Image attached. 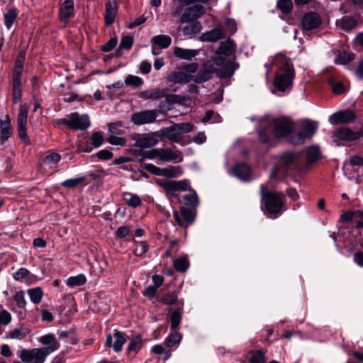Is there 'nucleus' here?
I'll return each instance as SVG.
<instances>
[{"label": "nucleus", "mask_w": 363, "mask_h": 363, "mask_svg": "<svg viewBox=\"0 0 363 363\" xmlns=\"http://www.w3.org/2000/svg\"><path fill=\"white\" fill-rule=\"evenodd\" d=\"M273 63L279 69L274 80V86L281 91L289 89L294 77V69L290 60L282 54H277L273 59Z\"/></svg>", "instance_id": "f257e3e1"}, {"label": "nucleus", "mask_w": 363, "mask_h": 363, "mask_svg": "<svg viewBox=\"0 0 363 363\" xmlns=\"http://www.w3.org/2000/svg\"><path fill=\"white\" fill-rule=\"evenodd\" d=\"M234 52V45L232 41L227 40L222 42L216 52V56L213 58L216 66L223 77H228L233 74L232 62L226 57L231 55Z\"/></svg>", "instance_id": "f03ea898"}, {"label": "nucleus", "mask_w": 363, "mask_h": 363, "mask_svg": "<svg viewBox=\"0 0 363 363\" xmlns=\"http://www.w3.org/2000/svg\"><path fill=\"white\" fill-rule=\"evenodd\" d=\"M260 194L267 213L275 216L281 213L284 206V196L282 193L268 191L264 186H262Z\"/></svg>", "instance_id": "7ed1b4c3"}, {"label": "nucleus", "mask_w": 363, "mask_h": 363, "mask_svg": "<svg viewBox=\"0 0 363 363\" xmlns=\"http://www.w3.org/2000/svg\"><path fill=\"white\" fill-rule=\"evenodd\" d=\"M318 123L306 119L301 122L298 133L291 136L289 141L294 145H299L303 143L306 138H311L315 133Z\"/></svg>", "instance_id": "20e7f679"}, {"label": "nucleus", "mask_w": 363, "mask_h": 363, "mask_svg": "<svg viewBox=\"0 0 363 363\" xmlns=\"http://www.w3.org/2000/svg\"><path fill=\"white\" fill-rule=\"evenodd\" d=\"M215 72H217L218 74L222 77L219 67L216 66L215 61L213 60L212 61H208L198 72L197 74L194 78V81L198 84L204 83L211 79Z\"/></svg>", "instance_id": "39448f33"}, {"label": "nucleus", "mask_w": 363, "mask_h": 363, "mask_svg": "<svg viewBox=\"0 0 363 363\" xmlns=\"http://www.w3.org/2000/svg\"><path fill=\"white\" fill-rule=\"evenodd\" d=\"M48 354L44 349L22 350L19 357L23 362L43 363Z\"/></svg>", "instance_id": "423d86ee"}, {"label": "nucleus", "mask_w": 363, "mask_h": 363, "mask_svg": "<svg viewBox=\"0 0 363 363\" xmlns=\"http://www.w3.org/2000/svg\"><path fill=\"white\" fill-rule=\"evenodd\" d=\"M294 128V124L289 118H277L274 121V135L275 138H283L291 133Z\"/></svg>", "instance_id": "0eeeda50"}, {"label": "nucleus", "mask_w": 363, "mask_h": 363, "mask_svg": "<svg viewBox=\"0 0 363 363\" xmlns=\"http://www.w3.org/2000/svg\"><path fill=\"white\" fill-rule=\"evenodd\" d=\"M28 112V106L23 104L20 106V113L18 117V133L20 138L26 143H29L27 135L26 123Z\"/></svg>", "instance_id": "6e6552de"}, {"label": "nucleus", "mask_w": 363, "mask_h": 363, "mask_svg": "<svg viewBox=\"0 0 363 363\" xmlns=\"http://www.w3.org/2000/svg\"><path fill=\"white\" fill-rule=\"evenodd\" d=\"M69 128L75 130H85L90 125L89 118L86 114L79 116L77 113H72L68 116Z\"/></svg>", "instance_id": "1a4fd4ad"}, {"label": "nucleus", "mask_w": 363, "mask_h": 363, "mask_svg": "<svg viewBox=\"0 0 363 363\" xmlns=\"http://www.w3.org/2000/svg\"><path fill=\"white\" fill-rule=\"evenodd\" d=\"M204 14V8L201 4H195L191 6L187 7L182 13L179 23H189L195 19L201 17Z\"/></svg>", "instance_id": "9d476101"}, {"label": "nucleus", "mask_w": 363, "mask_h": 363, "mask_svg": "<svg viewBox=\"0 0 363 363\" xmlns=\"http://www.w3.org/2000/svg\"><path fill=\"white\" fill-rule=\"evenodd\" d=\"M157 114L155 110H146L134 113L131 116L133 123L138 125L152 123L156 121Z\"/></svg>", "instance_id": "9b49d317"}, {"label": "nucleus", "mask_w": 363, "mask_h": 363, "mask_svg": "<svg viewBox=\"0 0 363 363\" xmlns=\"http://www.w3.org/2000/svg\"><path fill=\"white\" fill-rule=\"evenodd\" d=\"M333 137L335 142L338 140L352 142L359 138V133L347 127H342L335 129L333 133Z\"/></svg>", "instance_id": "f8f14e48"}, {"label": "nucleus", "mask_w": 363, "mask_h": 363, "mask_svg": "<svg viewBox=\"0 0 363 363\" xmlns=\"http://www.w3.org/2000/svg\"><path fill=\"white\" fill-rule=\"evenodd\" d=\"M125 342L126 339L123 333L115 330L113 337L110 334L106 336L105 345L108 347H113L116 352H118L122 350Z\"/></svg>", "instance_id": "ddd939ff"}, {"label": "nucleus", "mask_w": 363, "mask_h": 363, "mask_svg": "<svg viewBox=\"0 0 363 363\" xmlns=\"http://www.w3.org/2000/svg\"><path fill=\"white\" fill-rule=\"evenodd\" d=\"M180 216L177 211L173 212V216L175 220L181 227L186 228L189 225L193 223L194 220V214L191 209L183 207L181 208Z\"/></svg>", "instance_id": "4468645a"}, {"label": "nucleus", "mask_w": 363, "mask_h": 363, "mask_svg": "<svg viewBox=\"0 0 363 363\" xmlns=\"http://www.w3.org/2000/svg\"><path fill=\"white\" fill-rule=\"evenodd\" d=\"M157 137L161 138H167L172 143H179L183 140L182 135L180 134L174 125L161 129L160 130L155 132Z\"/></svg>", "instance_id": "2eb2a0df"}, {"label": "nucleus", "mask_w": 363, "mask_h": 363, "mask_svg": "<svg viewBox=\"0 0 363 363\" xmlns=\"http://www.w3.org/2000/svg\"><path fill=\"white\" fill-rule=\"evenodd\" d=\"M160 185L168 193L174 195L177 191H184L188 189L189 184L185 180L167 181L160 183Z\"/></svg>", "instance_id": "dca6fc26"}, {"label": "nucleus", "mask_w": 363, "mask_h": 363, "mask_svg": "<svg viewBox=\"0 0 363 363\" xmlns=\"http://www.w3.org/2000/svg\"><path fill=\"white\" fill-rule=\"evenodd\" d=\"M157 134L154 133L152 135H138L134 137L135 146L140 148H147L155 146L158 143V139L156 138Z\"/></svg>", "instance_id": "f3484780"}, {"label": "nucleus", "mask_w": 363, "mask_h": 363, "mask_svg": "<svg viewBox=\"0 0 363 363\" xmlns=\"http://www.w3.org/2000/svg\"><path fill=\"white\" fill-rule=\"evenodd\" d=\"M356 118L354 112L350 110L341 111L333 113L330 117V123L333 125L350 123Z\"/></svg>", "instance_id": "a211bd4d"}, {"label": "nucleus", "mask_w": 363, "mask_h": 363, "mask_svg": "<svg viewBox=\"0 0 363 363\" xmlns=\"http://www.w3.org/2000/svg\"><path fill=\"white\" fill-rule=\"evenodd\" d=\"M167 80L173 84L188 83L194 80L191 74L183 71L181 67L168 74Z\"/></svg>", "instance_id": "6ab92c4d"}, {"label": "nucleus", "mask_w": 363, "mask_h": 363, "mask_svg": "<svg viewBox=\"0 0 363 363\" xmlns=\"http://www.w3.org/2000/svg\"><path fill=\"white\" fill-rule=\"evenodd\" d=\"M322 21L320 16L315 12L306 13L302 18V26L305 30H313L319 27Z\"/></svg>", "instance_id": "aec40b11"}, {"label": "nucleus", "mask_w": 363, "mask_h": 363, "mask_svg": "<svg viewBox=\"0 0 363 363\" xmlns=\"http://www.w3.org/2000/svg\"><path fill=\"white\" fill-rule=\"evenodd\" d=\"M159 159L163 162L175 161L181 162L183 160L182 153L180 151H173L168 148L159 149Z\"/></svg>", "instance_id": "412c9836"}, {"label": "nucleus", "mask_w": 363, "mask_h": 363, "mask_svg": "<svg viewBox=\"0 0 363 363\" xmlns=\"http://www.w3.org/2000/svg\"><path fill=\"white\" fill-rule=\"evenodd\" d=\"M167 89H152L141 91L138 96L143 99L157 100L166 96Z\"/></svg>", "instance_id": "4be33fe9"}, {"label": "nucleus", "mask_w": 363, "mask_h": 363, "mask_svg": "<svg viewBox=\"0 0 363 363\" xmlns=\"http://www.w3.org/2000/svg\"><path fill=\"white\" fill-rule=\"evenodd\" d=\"M40 342L43 345H48L47 347H41V349H44L48 354L59 347V343L55 340V337L51 334L42 336L40 338Z\"/></svg>", "instance_id": "5701e85b"}, {"label": "nucleus", "mask_w": 363, "mask_h": 363, "mask_svg": "<svg viewBox=\"0 0 363 363\" xmlns=\"http://www.w3.org/2000/svg\"><path fill=\"white\" fill-rule=\"evenodd\" d=\"M74 14V2L72 0H65L60 9V17L61 21L67 22Z\"/></svg>", "instance_id": "b1692460"}, {"label": "nucleus", "mask_w": 363, "mask_h": 363, "mask_svg": "<svg viewBox=\"0 0 363 363\" xmlns=\"http://www.w3.org/2000/svg\"><path fill=\"white\" fill-rule=\"evenodd\" d=\"M117 14V5L115 1H108L106 4L104 15L105 23L106 26H111L113 23Z\"/></svg>", "instance_id": "393cba45"}, {"label": "nucleus", "mask_w": 363, "mask_h": 363, "mask_svg": "<svg viewBox=\"0 0 363 363\" xmlns=\"http://www.w3.org/2000/svg\"><path fill=\"white\" fill-rule=\"evenodd\" d=\"M173 53L181 60H191L199 54V50L175 47L173 50Z\"/></svg>", "instance_id": "a878e982"}, {"label": "nucleus", "mask_w": 363, "mask_h": 363, "mask_svg": "<svg viewBox=\"0 0 363 363\" xmlns=\"http://www.w3.org/2000/svg\"><path fill=\"white\" fill-rule=\"evenodd\" d=\"M183 28V34L186 36H192L199 33L202 30V26L199 21H192Z\"/></svg>", "instance_id": "bb28decb"}, {"label": "nucleus", "mask_w": 363, "mask_h": 363, "mask_svg": "<svg viewBox=\"0 0 363 363\" xmlns=\"http://www.w3.org/2000/svg\"><path fill=\"white\" fill-rule=\"evenodd\" d=\"M60 160L61 156L60 154L49 152H47L45 156L43 158L42 164L49 167H56Z\"/></svg>", "instance_id": "cd10ccee"}, {"label": "nucleus", "mask_w": 363, "mask_h": 363, "mask_svg": "<svg viewBox=\"0 0 363 363\" xmlns=\"http://www.w3.org/2000/svg\"><path fill=\"white\" fill-rule=\"evenodd\" d=\"M225 37V33L222 29L216 28L201 35V40L205 41H216Z\"/></svg>", "instance_id": "c85d7f7f"}, {"label": "nucleus", "mask_w": 363, "mask_h": 363, "mask_svg": "<svg viewBox=\"0 0 363 363\" xmlns=\"http://www.w3.org/2000/svg\"><path fill=\"white\" fill-rule=\"evenodd\" d=\"M28 333L29 330L28 328L21 327L10 330L7 333L6 337L9 339L21 340L25 338Z\"/></svg>", "instance_id": "c756f323"}, {"label": "nucleus", "mask_w": 363, "mask_h": 363, "mask_svg": "<svg viewBox=\"0 0 363 363\" xmlns=\"http://www.w3.org/2000/svg\"><path fill=\"white\" fill-rule=\"evenodd\" d=\"M26 53L21 52L15 62V68L13 79H21Z\"/></svg>", "instance_id": "7c9ffc66"}, {"label": "nucleus", "mask_w": 363, "mask_h": 363, "mask_svg": "<svg viewBox=\"0 0 363 363\" xmlns=\"http://www.w3.org/2000/svg\"><path fill=\"white\" fill-rule=\"evenodd\" d=\"M151 43L161 48H167L170 45L172 39L169 35H158L152 38Z\"/></svg>", "instance_id": "2f4dec72"}, {"label": "nucleus", "mask_w": 363, "mask_h": 363, "mask_svg": "<svg viewBox=\"0 0 363 363\" xmlns=\"http://www.w3.org/2000/svg\"><path fill=\"white\" fill-rule=\"evenodd\" d=\"M235 175L242 180H245L250 174V168L245 164H239L234 167Z\"/></svg>", "instance_id": "473e14b6"}, {"label": "nucleus", "mask_w": 363, "mask_h": 363, "mask_svg": "<svg viewBox=\"0 0 363 363\" xmlns=\"http://www.w3.org/2000/svg\"><path fill=\"white\" fill-rule=\"evenodd\" d=\"M182 339V335L179 332H174L169 334L165 339L164 344L167 347H172L178 345Z\"/></svg>", "instance_id": "72a5a7b5"}, {"label": "nucleus", "mask_w": 363, "mask_h": 363, "mask_svg": "<svg viewBox=\"0 0 363 363\" xmlns=\"http://www.w3.org/2000/svg\"><path fill=\"white\" fill-rule=\"evenodd\" d=\"M21 79H13V80H12L13 100L15 104L18 103L21 99Z\"/></svg>", "instance_id": "f704fd0d"}, {"label": "nucleus", "mask_w": 363, "mask_h": 363, "mask_svg": "<svg viewBox=\"0 0 363 363\" xmlns=\"http://www.w3.org/2000/svg\"><path fill=\"white\" fill-rule=\"evenodd\" d=\"M297 159L298 155L291 152H286L280 157L279 164L282 166L290 165L295 163Z\"/></svg>", "instance_id": "c9c22d12"}, {"label": "nucleus", "mask_w": 363, "mask_h": 363, "mask_svg": "<svg viewBox=\"0 0 363 363\" xmlns=\"http://www.w3.org/2000/svg\"><path fill=\"white\" fill-rule=\"evenodd\" d=\"M86 279L83 274L70 277L67 279V284L70 287L82 286L86 283Z\"/></svg>", "instance_id": "e433bc0d"}, {"label": "nucleus", "mask_w": 363, "mask_h": 363, "mask_svg": "<svg viewBox=\"0 0 363 363\" xmlns=\"http://www.w3.org/2000/svg\"><path fill=\"white\" fill-rule=\"evenodd\" d=\"M356 20L352 18H342L339 22V26L345 30H351L357 26Z\"/></svg>", "instance_id": "4c0bfd02"}, {"label": "nucleus", "mask_w": 363, "mask_h": 363, "mask_svg": "<svg viewBox=\"0 0 363 363\" xmlns=\"http://www.w3.org/2000/svg\"><path fill=\"white\" fill-rule=\"evenodd\" d=\"M181 173L182 171L179 167L169 166L167 167L162 168L161 171V175L169 178L175 177Z\"/></svg>", "instance_id": "58836bf2"}, {"label": "nucleus", "mask_w": 363, "mask_h": 363, "mask_svg": "<svg viewBox=\"0 0 363 363\" xmlns=\"http://www.w3.org/2000/svg\"><path fill=\"white\" fill-rule=\"evenodd\" d=\"M28 295L30 296V301L35 303L38 304L41 301L43 292L40 288H34L28 290Z\"/></svg>", "instance_id": "ea45409f"}, {"label": "nucleus", "mask_w": 363, "mask_h": 363, "mask_svg": "<svg viewBox=\"0 0 363 363\" xmlns=\"http://www.w3.org/2000/svg\"><path fill=\"white\" fill-rule=\"evenodd\" d=\"M320 157V150L317 147H311L308 148L306 159L308 164H311L318 160Z\"/></svg>", "instance_id": "a19ab883"}, {"label": "nucleus", "mask_w": 363, "mask_h": 363, "mask_svg": "<svg viewBox=\"0 0 363 363\" xmlns=\"http://www.w3.org/2000/svg\"><path fill=\"white\" fill-rule=\"evenodd\" d=\"M186 6H182L179 2V5L173 6L171 9L169 20L172 22H179V18L183 13L182 8Z\"/></svg>", "instance_id": "79ce46f5"}, {"label": "nucleus", "mask_w": 363, "mask_h": 363, "mask_svg": "<svg viewBox=\"0 0 363 363\" xmlns=\"http://www.w3.org/2000/svg\"><path fill=\"white\" fill-rule=\"evenodd\" d=\"M329 84L332 86L333 93H335V94H341L344 93L346 90V88L342 84V83L336 81V79L333 77L330 78Z\"/></svg>", "instance_id": "37998d69"}, {"label": "nucleus", "mask_w": 363, "mask_h": 363, "mask_svg": "<svg viewBox=\"0 0 363 363\" xmlns=\"http://www.w3.org/2000/svg\"><path fill=\"white\" fill-rule=\"evenodd\" d=\"M142 347V340L140 337L135 336L134 337L128 345V352L130 353L134 352L135 353L138 352Z\"/></svg>", "instance_id": "c03bdc74"}, {"label": "nucleus", "mask_w": 363, "mask_h": 363, "mask_svg": "<svg viewBox=\"0 0 363 363\" xmlns=\"http://www.w3.org/2000/svg\"><path fill=\"white\" fill-rule=\"evenodd\" d=\"M173 266L177 271L184 272L187 269L189 263L186 258L180 257L174 261Z\"/></svg>", "instance_id": "a18cd8bd"}, {"label": "nucleus", "mask_w": 363, "mask_h": 363, "mask_svg": "<svg viewBox=\"0 0 363 363\" xmlns=\"http://www.w3.org/2000/svg\"><path fill=\"white\" fill-rule=\"evenodd\" d=\"M124 199L130 206L133 208L138 207L141 204L140 198L135 194H126Z\"/></svg>", "instance_id": "49530a36"}, {"label": "nucleus", "mask_w": 363, "mask_h": 363, "mask_svg": "<svg viewBox=\"0 0 363 363\" xmlns=\"http://www.w3.org/2000/svg\"><path fill=\"white\" fill-rule=\"evenodd\" d=\"M17 16V13L15 9H10L5 15H4V21L5 25L8 29H9L14 21L16 20Z\"/></svg>", "instance_id": "de8ad7c7"}, {"label": "nucleus", "mask_w": 363, "mask_h": 363, "mask_svg": "<svg viewBox=\"0 0 363 363\" xmlns=\"http://www.w3.org/2000/svg\"><path fill=\"white\" fill-rule=\"evenodd\" d=\"M277 7L285 13H289L292 8L293 4L291 0H279L277 3Z\"/></svg>", "instance_id": "09e8293b"}, {"label": "nucleus", "mask_w": 363, "mask_h": 363, "mask_svg": "<svg viewBox=\"0 0 363 363\" xmlns=\"http://www.w3.org/2000/svg\"><path fill=\"white\" fill-rule=\"evenodd\" d=\"M148 245L145 242H139L135 244L134 253L136 256H142L147 252Z\"/></svg>", "instance_id": "8fccbe9b"}, {"label": "nucleus", "mask_w": 363, "mask_h": 363, "mask_svg": "<svg viewBox=\"0 0 363 363\" xmlns=\"http://www.w3.org/2000/svg\"><path fill=\"white\" fill-rule=\"evenodd\" d=\"M180 134L184 138V134L191 132L193 130V125L190 123H182L174 124Z\"/></svg>", "instance_id": "3c124183"}, {"label": "nucleus", "mask_w": 363, "mask_h": 363, "mask_svg": "<svg viewBox=\"0 0 363 363\" xmlns=\"http://www.w3.org/2000/svg\"><path fill=\"white\" fill-rule=\"evenodd\" d=\"M164 97L166 98V101L168 104H184L186 100L184 96L180 95L167 94V91L166 92V96Z\"/></svg>", "instance_id": "603ef678"}, {"label": "nucleus", "mask_w": 363, "mask_h": 363, "mask_svg": "<svg viewBox=\"0 0 363 363\" xmlns=\"http://www.w3.org/2000/svg\"><path fill=\"white\" fill-rule=\"evenodd\" d=\"M125 84L126 85H132L134 86H139L143 84V81L139 77L133 76V75H128L125 80Z\"/></svg>", "instance_id": "864d4df0"}, {"label": "nucleus", "mask_w": 363, "mask_h": 363, "mask_svg": "<svg viewBox=\"0 0 363 363\" xmlns=\"http://www.w3.org/2000/svg\"><path fill=\"white\" fill-rule=\"evenodd\" d=\"M108 142L113 145L124 146L126 139L123 137H118V135H111L108 138Z\"/></svg>", "instance_id": "5fc2aeb1"}, {"label": "nucleus", "mask_w": 363, "mask_h": 363, "mask_svg": "<svg viewBox=\"0 0 363 363\" xmlns=\"http://www.w3.org/2000/svg\"><path fill=\"white\" fill-rule=\"evenodd\" d=\"M14 300L17 306L20 308H23L26 305V301L24 297V292L23 291H19L16 293L14 296Z\"/></svg>", "instance_id": "6e6d98bb"}, {"label": "nucleus", "mask_w": 363, "mask_h": 363, "mask_svg": "<svg viewBox=\"0 0 363 363\" xmlns=\"http://www.w3.org/2000/svg\"><path fill=\"white\" fill-rule=\"evenodd\" d=\"M181 313L178 311L171 313V328L174 330L178 327L181 321Z\"/></svg>", "instance_id": "4d7b16f0"}, {"label": "nucleus", "mask_w": 363, "mask_h": 363, "mask_svg": "<svg viewBox=\"0 0 363 363\" xmlns=\"http://www.w3.org/2000/svg\"><path fill=\"white\" fill-rule=\"evenodd\" d=\"M264 352L262 350L255 352L251 359L250 363H265Z\"/></svg>", "instance_id": "13d9d810"}, {"label": "nucleus", "mask_w": 363, "mask_h": 363, "mask_svg": "<svg viewBox=\"0 0 363 363\" xmlns=\"http://www.w3.org/2000/svg\"><path fill=\"white\" fill-rule=\"evenodd\" d=\"M122 126V122H116L108 124V130L111 135H121L124 131L119 128Z\"/></svg>", "instance_id": "bf43d9fd"}, {"label": "nucleus", "mask_w": 363, "mask_h": 363, "mask_svg": "<svg viewBox=\"0 0 363 363\" xmlns=\"http://www.w3.org/2000/svg\"><path fill=\"white\" fill-rule=\"evenodd\" d=\"M91 144L97 147L102 145L104 137L99 132H94L91 137Z\"/></svg>", "instance_id": "052dcab7"}, {"label": "nucleus", "mask_w": 363, "mask_h": 363, "mask_svg": "<svg viewBox=\"0 0 363 363\" xmlns=\"http://www.w3.org/2000/svg\"><path fill=\"white\" fill-rule=\"evenodd\" d=\"M133 43V38L131 36L126 35L122 38L119 49L125 48L129 50Z\"/></svg>", "instance_id": "680f3d73"}, {"label": "nucleus", "mask_w": 363, "mask_h": 363, "mask_svg": "<svg viewBox=\"0 0 363 363\" xmlns=\"http://www.w3.org/2000/svg\"><path fill=\"white\" fill-rule=\"evenodd\" d=\"M83 181V178H74L67 179L62 183V186L66 188H74Z\"/></svg>", "instance_id": "e2e57ef3"}, {"label": "nucleus", "mask_w": 363, "mask_h": 363, "mask_svg": "<svg viewBox=\"0 0 363 363\" xmlns=\"http://www.w3.org/2000/svg\"><path fill=\"white\" fill-rule=\"evenodd\" d=\"M355 217V211H348L344 212L341 214L340 218V222L342 223H348L351 221L352 219H354Z\"/></svg>", "instance_id": "0e129e2a"}, {"label": "nucleus", "mask_w": 363, "mask_h": 363, "mask_svg": "<svg viewBox=\"0 0 363 363\" xmlns=\"http://www.w3.org/2000/svg\"><path fill=\"white\" fill-rule=\"evenodd\" d=\"M184 198L189 205L192 206H196L198 205L199 199L197 195L195 193L186 194Z\"/></svg>", "instance_id": "69168bd1"}, {"label": "nucleus", "mask_w": 363, "mask_h": 363, "mask_svg": "<svg viewBox=\"0 0 363 363\" xmlns=\"http://www.w3.org/2000/svg\"><path fill=\"white\" fill-rule=\"evenodd\" d=\"M176 300L177 296L174 293L166 294L162 297V302L167 305L173 304Z\"/></svg>", "instance_id": "338daca9"}, {"label": "nucleus", "mask_w": 363, "mask_h": 363, "mask_svg": "<svg viewBox=\"0 0 363 363\" xmlns=\"http://www.w3.org/2000/svg\"><path fill=\"white\" fill-rule=\"evenodd\" d=\"M356 227L358 228H363V209L355 211Z\"/></svg>", "instance_id": "774afa93"}]
</instances>
